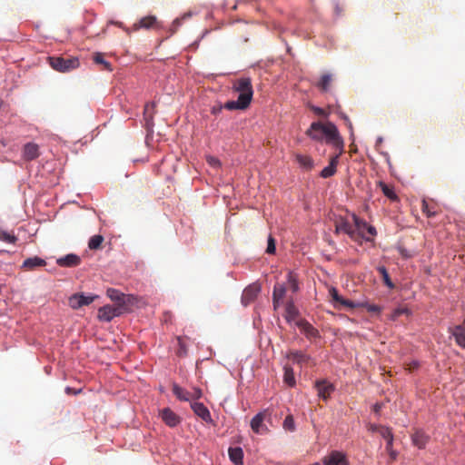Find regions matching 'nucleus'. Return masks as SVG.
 Returning <instances> with one entry per match:
<instances>
[{"instance_id": "6", "label": "nucleus", "mask_w": 465, "mask_h": 465, "mask_svg": "<svg viewBox=\"0 0 465 465\" xmlns=\"http://www.w3.org/2000/svg\"><path fill=\"white\" fill-rule=\"evenodd\" d=\"M261 292V286L258 283H252L247 286L242 294V303L248 306L255 301Z\"/></svg>"}, {"instance_id": "19", "label": "nucleus", "mask_w": 465, "mask_h": 465, "mask_svg": "<svg viewBox=\"0 0 465 465\" xmlns=\"http://www.w3.org/2000/svg\"><path fill=\"white\" fill-rule=\"evenodd\" d=\"M342 153L341 151L336 155L331 158L330 163L328 166L324 167L321 172V176L322 178H329L335 174L337 165L339 163V157Z\"/></svg>"}, {"instance_id": "10", "label": "nucleus", "mask_w": 465, "mask_h": 465, "mask_svg": "<svg viewBox=\"0 0 465 465\" xmlns=\"http://www.w3.org/2000/svg\"><path fill=\"white\" fill-rule=\"evenodd\" d=\"M318 396L324 401H327L331 394L334 391V386L326 380L318 381L315 383Z\"/></svg>"}, {"instance_id": "52", "label": "nucleus", "mask_w": 465, "mask_h": 465, "mask_svg": "<svg viewBox=\"0 0 465 465\" xmlns=\"http://www.w3.org/2000/svg\"><path fill=\"white\" fill-rule=\"evenodd\" d=\"M380 408H381V407H380L378 404H376V405H375V411H378Z\"/></svg>"}, {"instance_id": "2", "label": "nucleus", "mask_w": 465, "mask_h": 465, "mask_svg": "<svg viewBox=\"0 0 465 465\" xmlns=\"http://www.w3.org/2000/svg\"><path fill=\"white\" fill-rule=\"evenodd\" d=\"M233 89L239 93L236 101H228L224 104V108L228 110H244L246 109L252 99V81L248 77L237 79L233 83Z\"/></svg>"}, {"instance_id": "13", "label": "nucleus", "mask_w": 465, "mask_h": 465, "mask_svg": "<svg viewBox=\"0 0 465 465\" xmlns=\"http://www.w3.org/2000/svg\"><path fill=\"white\" fill-rule=\"evenodd\" d=\"M381 436L386 440V450L389 453L391 459L395 460L398 453L392 449L393 434L391 429H381Z\"/></svg>"}, {"instance_id": "50", "label": "nucleus", "mask_w": 465, "mask_h": 465, "mask_svg": "<svg viewBox=\"0 0 465 465\" xmlns=\"http://www.w3.org/2000/svg\"><path fill=\"white\" fill-rule=\"evenodd\" d=\"M313 111H314L317 114H319V115H324V114H325L324 110H323V109H322V108H319V107H314V108H313Z\"/></svg>"}, {"instance_id": "53", "label": "nucleus", "mask_w": 465, "mask_h": 465, "mask_svg": "<svg viewBox=\"0 0 465 465\" xmlns=\"http://www.w3.org/2000/svg\"><path fill=\"white\" fill-rule=\"evenodd\" d=\"M349 128H350L351 130H352L351 123H349Z\"/></svg>"}, {"instance_id": "25", "label": "nucleus", "mask_w": 465, "mask_h": 465, "mask_svg": "<svg viewBox=\"0 0 465 465\" xmlns=\"http://www.w3.org/2000/svg\"><path fill=\"white\" fill-rule=\"evenodd\" d=\"M295 160L299 163L300 167L306 171H310L313 168L314 163L311 156L302 153L295 154Z\"/></svg>"}, {"instance_id": "49", "label": "nucleus", "mask_w": 465, "mask_h": 465, "mask_svg": "<svg viewBox=\"0 0 465 465\" xmlns=\"http://www.w3.org/2000/svg\"><path fill=\"white\" fill-rule=\"evenodd\" d=\"M365 230L368 232V233H369L371 236H374V235L376 234V230H375V228H374L373 226L370 225V224H368V225L366 226V229H365Z\"/></svg>"}, {"instance_id": "31", "label": "nucleus", "mask_w": 465, "mask_h": 465, "mask_svg": "<svg viewBox=\"0 0 465 465\" xmlns=\"http://www.w3.org/2000/svg\"><path fill=\"white\" fill-rule=\"evenodd\" d=\"M284 375H283V381L284 382L290 386L293 387L296 384L295 377L293 370L291 366L285 365L284 366Z\"/></svg>"}, {"instance_id": "15", "label": "nucleus", "mask_w": 465, "mask_h": 465, "mask_svg": "<svg viewBox=\"0 0 465 465\" xmlns=\"http://www.w3.org/2000/svg\"><path fill=\"white\" fill-rule=\"evenodd\" d=\"M107 296L113 301L116 302L115 306H123V310L126 311V295L120 291L109 288L106 291Z\"/></svg>"}, {"instance_id": "8", "label": "nucleus", "mask_w": 465, "mask_h": 465, "mask_svg": "<svg viewBox=\"0 0 465 465\" xmlns=\"http://www.w3.org/2000/svg\"><path fill=\"white\" fill-rule=\"evenodd\" d=\"M267 411L257 413L251 420V428L257 434H264L268 431L266 425L263 423Z\"/></svg>"}, {"instance_id": "46", "label": "nucleus", "mask_w": 465, "mask_h": 465, "mask_svg": "<svg viewBox=\"0 0 465 465\" xmlns=\"http://www.w3.org/2000/svg\"><path fill=\"white\" fill-rule=\"evenodd\" d=\"M381 429H389L388 427L381 426V425H376V424H371L370 425V430L372 432H378L381 434Z\"/></svg>"}, {"instance_id": "27", "label": "nucleus", "mask_w": 465, "mask_h": 465, "mask_svg": "<svg viewBox=\"0 0 465 465\" xmlns=\"http://www.w3.org/2000/svg\"><path fill=\"white\" fill-rule=\"evenodd\" d=\"M335 231L336 232H342L352 239L355 238V230L348 221L341 220L339 223L336 224Z\"/></svg>"}, {"instance_id": "11", "label": "nucleus", "mask_w": 465, "mask_h": 465, "mask_svg": "<svg viewBox=\"0 0 465 465\" xmlns=\"http://www.w3.org/2000/svg\"><path fill=\"white\" fill-rule=\"evenodd\" d=\"M160 416L163 422L169 427H175L181 422V418L170 408H163L160 411Z\"/></svg>"}, {"instance_id": "32", "label": "nucleus", "mask_w": 465, "mask_h": 465, "mask_svg": "<svg viewBox=\"0 0 465 465\" xmlns=\"http://www.w3.org/2000/svg\"><path fill=\"white\" fill-rule=\"evenodd\" d=\"M377 271L381 274L383 283L390 289H393L395 287L394 283L390 278L389 272L384 266H379Z\"/></svg>"}, {"instance_id": "16", "label": "nucleus", "mask_w": 465, "mask_h": 465, "mask_svg": "<svg viewBox=\"0 0 465 465\" xmlns=\"http://www.w3.org/2000/svg\"><path fill=\"white\" fill-rule=\"evenodd\" d=\"M159 26V23L157 18L154 15H148L143 17L139 20L138 23L134 25V30H139L140 28L151 29L157 28Z\"/></svg>"}, {"instance_id": "39", "label": "nucleus", "mask_w": 465, "mask_h": 465, "mask_svg": "<svg viewBox=\"0 0 465 465\" xmlns=\"http://www.w3.org/2000/svg\"><path fill=\"white\" fill-rule=\"evenodd\" d=\"M283 428L286 430L293 431L295 430L294 420L292 415H288L283 421Z\"/></svg>"}, {"instance_id": "30", "label": "nucleus", "mask_w": 465, "mask_h": 465, "mask_svg": "<svg viewBox=\"0 0 465 465\" xmlns=\"http://www.w3.org/2000/svg\"><path fill=\"white\" fill-rule=\"evenodd\" d=\"M229 457L235 465L242 463L243 452L239 447L229 449Z\"/></svg>"}, {"instance_id": "33", "label": "nucleus", "mask_w": 465, "mask_h": 465, "mask_svg": "<svg viewBox=\"0 0 465 465\" xmlns=\"http://www.w3.org/2000/svg\"><path fill=\"white\" fill-rule=\"evenodd\" d=\"M352 220H353V223H354V225H355V228H354L355 232H359V233L361 234L362 237H365L364 236V231H365L366 226L368 225V223L364 220L359 218L355 214L352 215Z\"/></svg>"}, {"instance_id": "12", "label": "nucleus", "mask_w": 465, "mask_h": 465, "mask_svg": "<svg viewBox=\"0 0 465 465\" xmlns=\"http://www.w3.org/2000/svg\"><path fill=\"white\" fill-rule=\"evenodd\" d=\"M324 465H349L346 456L340 451L333 450L324 458Z\"/></svg>"}, {"instance_id": "21", "label": "nucleus", "mask_w": 465, "mask_h": 465, "mask_svg": "<svg viewBox=\"0 0 465 465\" xmlns=\"http://www.w3.org/2000/svg\"><path fill=\"white\" fill-rule=\"evenodd\" d=\"M296 325L306 335L307 338H316L319 336V331L306 320H299Z\"/></svg>"}, {"instance_id": "37", "label": "nucleus", "mask_w": 465, "mask_h": 465, "mask_svg": "<svg viewBox=\"0 0 465 465\" xmlns=\"http://www.w3.org/2000/svg\"><path fill=\"white\" fill-rule=\"evenodd\" d=\"M94 61L96 63V64H103L104 69L108 70V71H112V65L109 62L105 61L104 59V56L102 54H95L94 56Z\"/></svg>"}, {"instance_id": "51", "label": "nucleus", "mask_w": 465, "mask_h": 465, "mask_svg": "<svg viewBox=\"0 0 465 465\" xmlns=\"http://www.w3.org/2000/svg\"><path fill=\"white\" fill-rule=\"evenodd\" d=\"M418 363L417 362H413L412 366L410 368V369H416L418 368Z\"/></svg>"}, {"instance_id": "18", "label": "nucleus", "mask_w": 465, "mask_h": 465, "mask_svg": "<svg viewBox=\"0 0 465 465\" xmlns=\"http://www.w3.org/2000/svg\"><path fill=\"white\" fill-rule=\"evenodd\" d=\"M80 262L81 258L74 253L67 254L56 260V263L61 267H75L78 266Z\"/></svg>"}, {"instance_id": "45", "label": "nucleus", "mask_w": 465, "mask_h": 465, "mask_svg": "<svg viewBox=\"0 0 465 465\" xmlns=\"http://www.w3.org/2000/svg\"><path fill=\"white\" fill-rule=\"evenodd\" d=\"M154 107V104H147L144 107V115L147 117V115L150 117V119L153 118V113L151 112V110H153Z\"/></svg>"}, {"instance_id": "43", "label": "nucleus", "mask_w": 465, "mask_h": 465, "mask_svg": "<svg viewBox=\"0 0 465 465\" xmlns=\"http://www.w3.org/2000/svg\"><path fill=\"white\" fill-rule=\"evenodd\" d=\"M266 252L269 254H273L275 252V241L272 236L268 239Z\"/></svg>"}, {"instance_id": "34", "label": "nucleus", "mask_w": 465, "mask_h": 465, "mask_svg": "<svg viewBox=\"0 0 465 465\" xmlns=\"http://www.w3.org/2000/svg\"><path fill=\"white\" fill-rule=\"evenodd\" d=\"M380 186L381 188V191L383 193V194L388 197L389 199L392 200V201H395L398 199L394 190L390 187L389 185H387L386 183L381 182L380 183Z\"/></svg>"}, {"instance_id": "38", "label": "nucleus", "mask_w": 465, "mask_h": 465, "mask_svg": "<svg viewBox=\"0 0 465 465\" xmlns=\"http://www.w3.org/2000/svg\"><path fill=\"white\" fill-rule=\"evenodd\" d=\"M288 282L290 284V288L293 292H296L299 290L298 282L295 275L292 272L288 273Z\"/></svg>"}, {"instance_id": "14", "label": "nucleus", "mask_w": 465, "mask_h": 465, "mask_svg": "<svg viewBox=\"0 0 465 465\" xmlns=\"http://www.w3.org/2000/svg\"><path fill=\"white\" fill-rule=\"evenodd\" d=\"M191 408L193 412L206 422H212V417L209 410L201 402H191Z\"/></svg>"}, {"instance_id": "28", "label": "nucleus", "mask_w": 465, "mask_h": 465, "mask_svg": "<svg viewBox=\"0 0 465 465\" xmlns=\"http://www.w3.org/2000/svg\"><path fill=\"white\" fill-rule=\"evenodd\" d=\"M298 315V309L295 307L294 303L292 301H289L285 306V319L287 320V322H292L296 320Z\"/></svg>"}, {"instance_id": "17", "label": "nucleus", "mask_w": 465, "mask_h": 465, "mask_svg": "<svg viewBox=\"0 0 465 465\" xmlns=\"http://www.w3.org/2000/svg\"><path fill=\"white\" fill-rule=\"evenodd\" d=\"M450 331L455 338L456 343L459 346L465 348V318L462 324L453 327Z\"/></svg>"}, {"instance_id": "48", "label": "nucleus", "mask_w": 465, "mask_h": 465, "mask_svg": "<svg viewBox=\"0 0 465 465\" xmlns=\"http://www.w3.org/2000/svg\"><path fill=\"white\" fill-rule=\"evenodd\" d=\"M208 163L213 166L220 165L219 160L212 156L208 157Z\"/></svg>"}, {"instance_id": "35", "label": "nucleus", "mask_w": 465, "mask_h": 465, "mask_svg": "<svg viewBox=\"0 0 465 465\" xmlns=\"http://www.w3.org/2000/svg\"><path fill=\"white\" fill-rule=\"evenodd\" d=\"M104 242V237L102 235H94L90 238L88 242V247L91 250L99 249Z\"/></svg>"}, {"instance_id": "40", "label": "nucleus", "mask_w": 465, "mask_h": 465, "mask_svg": "<svg viewBox=\"0 0 465 465\" xmlns=\"http://www.w3.org/2000/svg\"><path fill=\"white\" fill-rule=\"evenodd\" d=\"M189 16H190V15H183V17H181V18H176V19H174V20H173V24H172V25H171V27H170V33H171V35H173V34L177 31L178 27L181 25L182 21H183V19H185V18L189 17Z\"/></svg>"}, {"instance_id": "47", "label": "nucleus", "mask_w": 465, "mask_h": 465, "mask_svg": "<svg viewBox=\"0 0 465 465\" xmlns=\"http://www.w3.org/2000/svg\"><path fill=\"white\" fill-rule=\"evenodd\" d=\"M178 342H179V346H180L179 355L186 354V351H185L184 345L183 344V341H182L181 338L178 339Z\"/></svg>"}, {"instance_id": "41", "label": "nucleus", "mask_w": 465, "mask_h": 465, "mask_svg": "<svg viewBox=\"0 0 465 465\" xmlns=\"http://www.w3.org/2000/svg\"><path fill=\"white\" fill-rule=\"evenodd\" d=\"M421 210L422 212L428 216V217H433L436 215V212L432 211L428 203L423 200L421 204Z\"/></svg>"}, {"instance_id": "4", "label": "nucleus", "mask_w": 465, "mask_h": 465, "mask_svg": "<svg viewBox=\"0 0 465 465\" xmlns=\"http://www.w3.org/2000/svg\"><path fill=\"white\" fill-rule=\"evenodd\" d=\"M329 294L331 299V302L335 309L341 310L342 308L354 309L358 308L360 304H356L351 300L344 299L341 295L339 294L336 288L331 287L329 290Z\"/></svg>"}, {"instance_id": "1", "label": "nucleus", "mask_w": 465, "mask_h": 465, "mask_svg": "<svg viewBox=\"0 0 465 465\" xmlns=\"http://www.w3.org/2000/svg\"><path fill=\"white\" fill-rule=\"evenodd\" d=\"M306 134L316 141H321L325 136L328 143L341 150V153L343 152V140L340 136L337 127L331 123L322 124L320 122H314L306 131Z\"/></svg>"}, {"instance_id": "23", "label": "nucleus", "mask_w": 465, "mask_h": 465, "mask_svg": "<svg viewBox=\"0 0 465 465\" xmlns=\"http://www.w3.org/2000/svg\"><path fill=\"white\" fill-rule=\"evenodd\" d=\"M24 158L26 161H32L39 156V147L36 143H28L24 146Z\"/></svg>"}, {"instance_id": "26", "label": "nucleus", "mask_w": 465, "mask_h": 465, "mask_svg": "<svg viewBox=\"0 0 465 465\" xmlns=\"http://www.w3.org/2000/svg\"><path fill=\"white\" fill-rule=\"evenodd\" d=\"M332 81H333V75L331 74L327 73V74H324L322 75V77L316 83L315 85L322 92H329Z\"/></svg>"}, {"instance_id": "24", "label": "nucleus", "mask_w": 465, "mask_h": 465, "mask_svg": "<svg viewBox=\"0 0 465 465\" xmlns=\"http://www.w3.org/2000/svg\"><path fill=\"white\" fill-rule=\"evenodd\" d=\"M430 437L422 430H416L411 435V440L414 446L419 449H424L429 441Z\"/></svg>"}, {"instance_id": "42", "label": "nucleus", "mask_w": 465, "mask_h": 465, "mask_svg": "<svg viewBox=\"0 0 465 465\" xmlns=\"http://www.w3.org/2000/svg\"><path fill=\"white\" fill-rule=\"evenodd\" d=\"M356 304H360L359 307H365L367 309V311L370 312H380V311H381V308L375 304L360 303V302H357Z\"/></svg>"}, {"instance_id": "20", "label": "nucleus", "mask_w": 465, "mask_h": 465, "mask_svg": "<svg viewBox=\"0 0 465 465\" xmlns=\"http://www.w3.org/2000/svg\"><path fill=\"white\" fill-rule=\"evenodd\" d=\"M45 265H46V262L44 259H42L38 256H34V257L25 259L24 261L21 268L24 269L25 271H33L38 267H43Z\"/></svg>"}, {"instance_id": "36", "label": "nucleus", "mask_w": 465, "mask_h": 465, "mask_svg": "<svg viewBox=\"0 0 465 465\" xmlns=\"http://www.w3.org/2000/svg\"><path fill=\"white\" fill-rule=\"evenodd\" d=\"M0 241L8 243H15V242L17 241V237L15 234L0 230Z\"/></svg>"}, {"instance_id": "3", "label": "nucleus", "mask_w": 465, "mask_h": 465, "mask_svg": "<svg viewBox=\"0 0 465 465\" xmlns=\"http://www.w3.org/2000/svg\"><path fill=\"white\" fill-rule=\"evenodd\" d=\"M50 66L60 73H67L79 67L78 58L73 56H50L48 57Z\"/></svg>"}, {"instance_id": "5", "label": "nucleus", "mask_w": 465, "mask_h": 465, "mask_svg": "<svg viewBox=\"0 0 465 465\" xmlns=\"http://www.w3.org/2000/svg\"><path fill=\"white\" fill-rule=\"evenodd\" d=\"M125 311L123 306L104 305L98 310V319L104 322H110L114 317L121 315Z\"/></svg>"}, {"instance_id": "44", "label": "nucleus", "mask_w": 465, "mask_h": 465, "mask_svg": "<svg viewBox=\"0 0 465 465\" xmlns=\"http://www.w3.org/2000/svg\"><path fill=\"white\" fill-rule=\"evenodd\" d=\"M190 393L192 402L195 401V400L200 399L203 395L202 390L199 388H193V391H190Z\"/></svg>"}, {"instance_id": "29", "label": "nucleus", "mask_w": 465, "mask_h": 465, "mask_svg": "<svg viewBox=\"0 0 465 465\" xmlns=\"http://www.w3.org/2000/svg\"><path fill=\"white\" fill-rule=\"evenodd\" d=\"M173 393L176 396L177 399L183 401H191V393L185 389L180 387L177 384L173 385Z\"/></svg>"}, {"instance_id": "7", "label": "nucleus", "mask_w": 465, "mask_h": 465, "mask_svg": "<svg viewBox=\"0 0 465 465\" xmlns=\"http://www.w3.org/2000/svg\"><path fill=\"white\" fill-rule=\"evenodd\" d=\"M95 298H97L95 295L86 296L83 293H75L69 298V305L73 309H79L83 306L91 304Z\"/></svg>"}, {"instance_id": "22", "label": "nucleus", "mask_w": 465, "mask_h": 465, "mask_svg": "<svg viewBox=\"0 0 465 465\" xmlns=\"http://www.w3.org/2000/svg\"><path fill=\"white\" fill-rule=\"evenodd\" d=\"M286 293V287L282 284L277 283L274 285L273 292H272V303L274 310H277L280 306L282 299L284 298Z\"/></svg>"}, {"instance_id": "9", "label": "nucleus", "mask_w": 465, "mask_h": 465, "mask_svg": "<svg viewBox=\"0 0 465 465\" xmlns=\"http://www.w3.org/2000/svg\"><path fill=\"white\" fill-rule=\"evenodd\" d=\"M286 358L301 367L312 363L311 356L302 351H290L286 354Z\"/></svg>"}]
</instances>
